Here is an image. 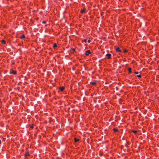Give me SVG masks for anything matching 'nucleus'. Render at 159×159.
Returning <instances> with one entry per match:
<instances>
[{
    "label": "nucleus",
    "instance_id": "f257e3e1",
    "mask_svg": "<svg viewBox=\"0 0 159 159\" xmlns=\"http://www.w3.org/2000/svg\"><path fill=\"white\" fill-rule=\"evenodd\" d=\"M16 71L15 70H10V74H16Z\"/></svg>",
    "mask_w": 159,
    "mask_h": 159
},
{
    "label": "nucleus",
    "instance_id": "f03ea898",
    "mask_svg": "<svg viewBox=\"0 0 159 159\" xmlns=\"http://www.w3.org/2000/svg\"><path fill=\"white\" fill-rule=\"evenodd\" d=\"M91 53V52L89 50H87L86 51L85 55L87 56L89 55V54Z\"/></svg>",
    "mask_w": 159,
    "mask_h": 159
},
{
    "label": "nucleus",
    "instance_id": "7ed1b4c3",
    "mask_svg": "<svg viewBox=\"0 0 159 159\" xmlns=\"http://www.w3.org/2000/svg\"><path fill=\"white\" fill-rule=\"evenodd\" d=\"M116 52H121V50H120V48L119 47H117L116 49Z\"/></svg>",
    "mask_w": 159,
    "mask_h": 159
},
{
    "label": "nucleus",
    "instance_id": "20e7f679",
    "mask_svg": "<svg viewBox=\"0 0 159 159\" xmlns=\"http://www.w3.org/2000/svg\"><path fill=\"white\" fill-rule=\"evenodd\" d=\"M106 56L107 57H108L107 58L108 59H109L110 58V57L111 56V55L110 54H107Z\"/></svg>",
    "mask_w": 159,
    "mask_h": 159
},
{
    "label": "nucleus",
    "instance_id": "39448f33",
    "mask_svg": "<svg viewBox=\"0 0 159 159\" xmlns=\"http://www.w3.org/2000/svg\"><path fill=\"white\" fill-rule=\"evenodd\" d=\"M29 152H25V157H27V156H29Z\"/></svg>",
    "mask_w": 159,
    "mask_h": 159
},
{
    "label": "nucleus",
    "instance_id": "423d86ee",
    "mask_svg": "<svg viewBox=\"0 0 159 159\" xmlns=\"http://www.w3.org/2000/svg\"><path fill=\"white\" fill-rule=\"evenodd\" d=\"M64 89V87H61L60 88V90L61 91H62Z\"/></svg>",
    "mask_w": 159,
    "mask_h": 159
},
{
    "label": "nucleus",
    "instance_id": "0eeeda50",
    "mask_svg": "<svg viewBox=\"0 0 159 159\" xmlns=\"http://www.w3.org/2000/svg\"><path fill=\"white\" fill-rule=\"evenodd\" d=\"M71 50H72V51L73 52H75V49L70 48V52H71Z\"/></svg>",
    "mask_w": 159,
    "mask_h": 159
},
{
    "label": "nucleus",
    "instance_id": "6e6552de",
    "mask_svg": "<svg viewBox=\"0 0 159 159\" xmlns=\"http://www.w3.org/2000/svg\"><path fill=\"white\" fill-rule=\"evenodd\" d=\"M25 35L24 34H23L21 37H20V38L21 39L25 38Z\"/></svg>",
    "mask_w": 159,
    "mask_h": 159
},
{
    "label": "nucleus",
    "instance_id": "1a4fd4ad",
    "mask_svg": "<svg viewBox=\"0 0 159 159\" xmlns=\"http://www.w3.org/2000/svg\"><path fill=\"white\" fill-rule=\"evenodd\" d=\"M74 139L75 140V142H76L77 141H79V139H77L75 138Z\"/></svg>",
    "mask_w": 159,
    "mask_h": 159
},
{
    "label": "nucleus",
    "instance_id": "9d476101",
    "mask_svg": "<svg viewBox=\"0 0 159 159\" xmlns=\"http://www.w3.org/2000/svg\"><path fill=\"white\" fill-rule=\"evenodd\" d=\"M57 47V44L56 43H54L53 45V47L54 48H55Z\"/></svg>",
    "mask_w": 159,
    "mask_h": 159
},
{
    "label": "nucleus",
    "instance_id": "9b49d317",
    "mask_svg": "<svg viewBox=\"0 0 159 159\" xmlns=\"http://www.w3.org/2000/svg\"><path fill=\"white\" fill-rule=\"evenodd\" d=\"M2 43L3 44H5L6 43L5 41L3 40H2Z\"/></svg>",
    "mask_w": 159,
    "mask_h": 159
},
{
    "label": "nucleus",
    "instance_id": "f8f14e48",
    "mask_svg": "<svg viewBox=\"0 0 159 159\" xmlns=\"http://www.w3.org/2000/svg\"><path fill=\"white\" fill-rule=\"evenodd\" d=\"M135 134H136L137 133V131L135 130H134L132 131Z\"/></svg>",
    "mask_w": 159,
    "mask_h": 159
},
{
    "label": "nucleus",
    "instance_id": "ddd939ff",
    "mask_svg": "<svg viewBox=\"0 0 159 159\" xmlns=\"http://www.w3.org/2000/svg\"><path fill=\"white\" fill-rule=\"evenodd\" d=\"M128 70H129V73H131V68H128Z\"/></svg>",
    "mask_w": 159,
    "mask_h": 159
},
{
    "label": "nucleus",
    "instance_id": "4468645a",
    "mask_svg": "<svg viewBox=\"0 0 159 159\" xmlns=\"http://www.w3.org/2000/svg\"><path fill=\"white\" fill-rule=\"evenodd\" d=\"M96 82H92L91 84L93 85H95L96 84Z\"/></svg>",
    "mask_w": 159,
    "mask_h": 159
},
{
    "label": "nucleus",
    "instance_id": "2eb2a0df",
    "mask_svg": "<svg viewBox=\"0 0 159 159\" xmlns=\"http://www.w3.org/2000/svg\"><path fill=\"white\" fill-rule=\"evenodd\" d=\"M137 76L139 78H140L141 77V75H137Z\"/></svg>",
    "mask_w": 159,
    "mask_h": 159
},
{
    "label": "nucleus",
    "instance_id": "dca6fc26",
    "mask_svg": "<svg viewBox=\"0 0 159 159\" xmlns=\"http://www.w3.org/2000/svg\"><path fill=\"white\" fill-rule=\"evenodd\" d=\"M113 130H114V131H116V132L117 131H118V129H113Z\"/></svg>",
    "mask_w": 159,
    "mask_h": 159
},
{
    "label": "nucleus",
    "instance_id": "f3484780",
    "mask_svg": "<svg viewBox=\"0 0 159 159\" xmlns=\"http://www.w3.org/2000/svg\"><path fill=\"white\" fill-rule=\"evenodd\" d=\"M134 73L136 74H137L139 73V72H134Z\"/></svg>",
    "mask_w": 159,
    "mask_h": 159
},
{
    "label": "nucleus",
    "instance_id": "a211bd4d",
    "mask_svg": "<svg viewBox=\"0 0 159 159\" xmlns=\"http://www.w3.org/2000/svg\"><path fill=\"white\" fill-rule=\"evenodd\" d=\"M127 52V50H124V52Z\"/></svg>",
    "mask_w": 159,
    "mask_h": 159
},
{
    "label": "nucleus",
    "instance_id": "6ab92c4d",
    "mask_svg": "<svg viewBox=\"0 0 159 159\" xmlns=\"http://www.w3.org/2000/svg\"><path fill=\"white\" fill-rule=\"evenodd\" d=\"M84 41L85 43H86L87 42V40L85 39L84 40Z\"/></svg>",
    "mask_w": 159,
    "mask_h": 159
},
{
    "label": "nucleus",
    "instance_id": "aec40b11",
    "mask_svg": "<svg viewBox=\"0 0 159 159\" xmlns=\"http://www.w3.org/2000/svg\"><path fill=\"white\" fill-rule=\"evenodd\" d=\"M82 13H84V10H82Z\"/></svg>",
    "mask_w": 159,
    "mask_h": 159
},
{
    "label": "nucleus",
    "instance_id": "412c9836",
    "mask_svg": "<svg viewBox=\"0 0 159 159\" xmlns=\"http://www.w3.org/2000/svg\"><path fill=\"white\" fill-rule=\"evenodd\" d=\"M30 127L31 128H33V125H31L30 126Z\"/></svg>",
    "mask_w": 159,
    "mask_h": 159
},
{
    "label": "nucleus",
    "instance_id": "4be33fe9",
    "mask_svg": "<svg viewBox=\"0 0 159 159\" xmlns=\"http://www.w3.org/2000/svg\"><path fill=\"white\" fill-rule=\"evenodd\" d=\"M90 40H89L88 41V42L89 43L90 42Z\"/></svg>",
    "mask_w": 159,
    "mask_h": 159
},
{
    "label": "nucleus",
    "instance_id": "5701e85b",
    "mask_svg": "<svg viewBox=\"0 0 159 159\" xmlns=\"http://www.w3.org/2000/svg\"><path fill=\"white\" fill-rule=\"evenodd\" d=\"M43 24H45L46 23V21H43Z\"/></svg>",
    "mask_w": 159,
    "mask_h": 159
},
{
    "label": "nucleus",
    "instance_id": "b1692460",
    "mask_svg": "<svg viewBox=\"0 0 159 159\" xmlns=\"http://www.w3.org/2000/svg\"><path fill=\"white\" fill-rule=\"evenodd\" d=\"M72 70H74V67H73L72 68Z\"/></svg>",
    "mask_w": 159,
    "mask_h": 159
},
{
    "label": "nucleus",
    "instance_id": "393cba45",
    "mask_svg": "<svg viewBox=\"0 0 159 159\" xmlns=\"http://www.w3.org/2000/svg\"><path fill=\"white\" fill-rule=\"evenodd\" d=\"M1 143V140H0V144Z\"/></svg>",
    "mask_w": 159,
    "mask_h": 159
}]
</instances>
